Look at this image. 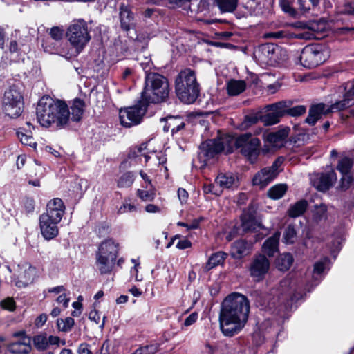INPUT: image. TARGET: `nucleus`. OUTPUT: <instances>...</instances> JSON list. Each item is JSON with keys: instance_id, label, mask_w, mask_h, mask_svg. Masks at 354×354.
Masks as SVG:
<instances>
[{"instance_id": "a19ab883", "label": "nucleus", "mask_w": 354, "mask_h": 354, "mask_svg": "<svg viewBox=\"0 0 354 354\" xmlns=\"http://www.w3.org/2000/svg\"><path fill=\"white\" fill-rule=\"evenodd\" d=\"M353 165V160L350 158L345 156L339 160L337 169L342 175L348 174H351Z\"/></svg>"}, {"instance_id": "cd10ccee", "label": "nucleus", "mask_w": 354, "mask_h": 354, "mask_svg": "<svg viewBox=\"0 0 354 354\" xmlns=\"http://www.w3.org/2000/svg\"><path fill=\"white\" fill-rule=\"evenodd\" d=\"M36 274V268L30 266L21 274L19 275V280L16 282L18 287H26L32 283Z\"/></svg>"}, {"instance_id": "4d7b16f0", "label": "nucleus", "mask_w": 354, "mask_h": 354, "mask_svg": "<svg viewBox=\"0 0 354 354\" xmlns=\"http://www.w3.org/2000/svg\"><path fill=\"white\" fill-rule=\"evenodd\" d=\"M48 347L51 346H56L57 347L59 346V344L62 345H65L66 341L65 339L61 340L60 337L55 335H50L47 337Z\"/></svg>"}, {"instance_id": "20e7f679", "label": "nucleus", "mask_w": 354, "mask_h": 354, "mask_svg": "<svg viewBox=\"0 0 354 354\" xmlns=\"http://www.w3.org/2000/svg\"><path fill=\"white\" fill-rule=\"evenodd\" d=\"M174 89L176 97L185 104H194L200 96L201 85L198 82L196 71L185 68L176 76Z\"/></svg>"}, {"instance_id": "338daca9", "label": "nucleus", "mask_w": 354, "mask_h": 354, "mask_svg": "<svg viewBox=\"0 0 354 354\" xmlns=\"http://www.w3.org/2000/svg\"><path fill=\"white\" fill-rule=\"evenodd\" d=\"M325 270V263L322 261H317L314 265L313 272L317 274H321Z\"/></svg>"}, {"instance_id": "1a4fd4ad", "label": "nucleus", "mask_w": 354, "mask_h": 354, "mask_svg": "<svg viewBox=\"0 0 354 354\" xmlns=\"http://www.w3.org/2000/svg\"><path fill=\"white\" fill-rule=\"evenodd\" d=\"M329 57V50L322 44H311L301 50L299 60L306 68H314L324 63Z\"/></svg>"}, {"instance_id": "473e14b6", "label": "nucleus", "mask_w": 354, "mask_h": 354, "mask_svg": "<svg viewBox=\"0 0 354 354\" xmlns=\"http://www.w3.org/2000/svg\"><path fill=\"white\" fill-rule=\"evenodd\" d=\"M353 105L354 99L348 98L344 94L343 99L342 100L337 101L332 104L330 107L326 109V113H330L331 112L344 111Z\"/></svg>"}, {"instance_id": "c9c22d12", "label": "nucleus", "mask_w": 354, "mask_h": 354, "mask_svg": "<svg viewBox=\"0 0 354 354\" xmlns=\"http://www.w3.org/2000/svg\"><path fill=\"white\" fill-rule=\"evenodd\" d=\"M288 190L286 184H277L271 187L268 191V196L272 200L281 198Z\"/></svg>"}, {"instance_id": "dca6fc26", "label": "nucleus", "mask_w": 354, "mask_h": 354, "mask_svg": "<svg viewBox=\"0 0 354 354\" xmlns=\"http://www.w3.org/2000/svg\"><path fill=\"white\" fill-rule=\"evenodd\" d=\"M337 179V174L334 169H331L327 172H322L319 174V176L317 180L314 181L313 186L317 191L324 193L334 185Z\"/></svg>"}, {"instance_id": "bf43d9fd", "label": "nucleus", "mask_w": 354, "mask_h": 354, "mask_svg": "<svg viewBox=\"0 0 354 354\" xmlns=\"http://www.w3.org/2000/svg\"><path fill=\"white\" fill-rule=\"evenodd\" d=\"M90 344L86 342L81 343L77 348L78 354H93V352L90 349Z\"/></svg>"}, {"instance_id": "13d9d810", "label": "nucleus", "mask_w": 354, "mask_h": 354, "mask_svg": "<svg viewBox=\"0 0 354 354\" xmlns=\"http://www.w3.org/2000/svg\"><path fill=\"white\" fill-rule=\"evenodd\" d=\"M48 319V315L46 313H41L37 316L35 319V325L37 328H41Z\"/></svg>"}, {"instance_id": "9b49d317", "label": "nucleus", "mask_w": 354, "mask_h": 354, "mask_svg": "<svg viewBox=\"0 0 354 354\" xmlns=\"http://www.w3.org/2000/svg\"><path fill=\"white\" fill-rule=\"evenodd\" d=\"M198 158L206 165L208 161L220 155L225 150V143L221 138L207 139L198 147Z\"/></svg>"}, {"instance_id": "0e129e2a", "label": "nucleus", "mask_w": 354, "mask_h": 354, "mask_svg": "<svg viewBox=\"0 0 354 354\" xmlns=\"http://www.w3.org/2000/svg\"><path fill=\"white\" fill-rule=\"evenodd\" d=\"M198 319V313L196 312H194L191 313L185 319L184 322V326H189L194 324Z\"/></svg>"}, {"instance_id": "7ed1b4c3", "label": "nucleus", "mask_w": 354, "mask_h": 354, "mask_svg": "<svg viewBox=\"0 0 354 354\" xmlns=\"http://www.w3.org/2000/svg\"><path fill=\"white\" fill-rule=\"evenodd\" d=\"M170 91L169 82L166 76L156 72L145 71L144 88L140 96L150 104L166 102Z\"/></svg>"}, {"instance_id": "f03ea898", "label": "nucleus", "mask_w": 354, "mask_h": 354, "mask_svg": "<svg viewBox=\"0 0 354 354\" xmlns=\"http://www.w3.org/2000/svg\"><path fill=\"white\" fill-rule=\"evenodd\" d=\"M36 115L42 127H50L52 124H55L58 129H71L70 110L65 101L44 95L37 103Z\"/></svg>"}, {"instance_id": "680f3d73", "label": "nucleus", "mask_w": 354, "mask_h": 354, "mask_svg": "<svg viewBox=\"0 0 354 354\" xmlns=\"http://www.w3.org/2000/svg\"><path fill=\"white\" fill-rule=\"evenodd\" d=\"M203 191L205 194H214L216 196H219L221 193V191L220 193H218L216 190H215V185L212 183L208 184V185H204L203 186Z\"/></svg>"}, {"instance_id": "39448f33", "label": "nucleus", "mask_w": 354, "mask_h": 354, "mask_svg": "<svg viewBox=\"0 0 354 354\" xmlns=\"http://www.w3.org/2000/svg\"><path fill=\"white\" fill-rule=\"evenodd\" d=\"M234 147L239 149V153L251 165L257 162L261 153H269L268 148H261L260 139L248 132L241 133L235 138Z\"/></svg>"}, {"instance_id": "a18cd8bd", "label": "nucleus", "mask_w": 354, "mask_h": 354, "mask_svg": "<svg viewBox=\"0 0 354 354\" xmlns=\"http://www.w3.org/2000/svg\"><path fill=\"white\" fill-rule=\"evenodd\" d=\"M31 349L30 344H26L22 342L12 343L10 346V350L12 353L19 354H28Z\"/></svg>"}, {"instance_id": "2eb2a0df", "label": "nucleus", "mask_w": 354, "mask_h": 354, "mask_svg": "<svg viewBox=\"0 0 354 354\" xmlns=\"http://www.w3.org/2000/svg\"><path fill=\"white\" fill-rule=\"evenodd\" d=\"M65 212V205L61 198H53L47 203L46 213L41 216H45L49 219L60 222Z\"/></svg>"}, {"instance_id": "7c9ffc66", "label": "nucleus", "mask_w": 354, "mask_h": 354, "mask_svg": "<svg viewBox=\"0 0 354 354\" xmlns=\"http://www.w3.org/2000/svg\"><path fill=\"white\" fill-rule=\"evenodd\" d=\"M16 133L23 145L36 148L37 143L34 141L32 131L25 127H19Z\"/></svg>"}, {"instance_id": "bb28decb", "label": "nucleus", "mask_w": 354, "mask_h": 354, "mask_svg": "<svg viewBox=\"0 0 354 354\" xmlns=\"http://www.w3.org/2000/svg\"><path fill=\"white\" fill-rule=\"evenodd\" d=\"M308 207V201L306 199H300L290 206L287 211V215L293 218L299 217L306 212Z\"/></svg>"}, {"instance_id": "4468645a", "label": "nucleus", "mask_w": 354, "mask_h": 354, "mask_svg": "<svg viewBox=\"0 0 354 354\" xmlns=\"http://www.w3.org/2000/svg\"><path fill=\"white\" fill-rule=\"evenodd\" d=\"M285 108L283 103L278 102L267 106L268 113L262 114L260 112V121L265 126H271L280 122V118L283 116L282 109Z\"/></svg>"}, {"instance_id": "c85d7f7f", "label": "nucleus", "mask_w": 354, "mask_h": 354, "mask_svg": "<svg viewBox=\"0 0 354 354\" xmlns=\"http://www.w3.org/2000/svg\"><path fill=\"white\" fill-rule=\"evenodd\" d=\"M214 5L216 6L221 13L234 12L239 4V0H213Z\"/></svg>"}, {"instance_id": "9d476101", "label": "nucleus", "mask_w": 354, "mask_h": 354, "mask_svg": "<svg viewBox=\"0 0 354 354\" xmlns=\"http://www.w3.org/2000/svg\"><path fill=\"white\" fill-rule=\"evenodd\" d=\"M66 37L73 46L82 49L91 39L87 22L83 19L73 20L67 29Z\"/></svg>"}, {"instance_id": "6e6d98bb", "label": "nucleus", "mask_w": 354, "mask_h": 354, "mask_svg": "<svg viewBox=\"0 0 354 354\" xmlns=\"http://www.w3.org/2000/svg\"><path fill=\"white\" fill-rule=\"evenodd\" d=\"M254 304L257 307L263 308L266 306V299L261 292H254Z\"/></svg>"}, {"instance_id": "393cba45", "label": "nucleus", "mask_w": 354, "mask_h": 354, "mask_svg": "<svg viewBox=\"0 0 354 354\" xmlns=\"http://www.w3.org/2000/svg\"><path fill=\"white\" fill-rule=\"evenodd\" d=\"M85 102L83 100L76 97L73 100V103L71 106L70 122H78L81 121L82 115L84 112Z\"/></svg>"}, {"instance_id": "e2e57ef3", "label": "nucleus", "mask_w": 354, "mask_h": 354, "mask_svg": "<svg viewBox=\"0 0 354 354\" xmlns=\"http://www.w3.org/2000/svg\"><path fill=\"white\" fill-rule=\"evenodd\" d=\"M57 302L62 304L63 309H66L68 306L70 298L65 293L59 295L56 299Z\"/></svg>"}, {"instance_id": "ddd939ff", "label": "nucleus", "mask_w": 354, "mask_h": 354, "mask_svg": "<svg viewBox=\"0 0 354 354\" xmlns=\"http://www.w3.org/2000/svg\"><path fill=\"white\" fill-rule=\"evenodd\" d=\"M240 221L243 233L255 232L257 227L262 228L261 224L256 220V210L252 203L243 209Z\"/></svg>"}, {"instance_id": "ea45409f", "label": "nucleus", "mask_w": 354, "mask_h": 354, "mask_svg": "<svg viewBox=\"0 0 354 354\" xmlns=\"http://www.w3.org/2000/svg\"><path fill=\"white\" fill-rule=\"evenodd\" d=\"M169 118L171 119V127L172 129L171 130V136L177 134L181 130L184 129L185 127V122L183 120V118L179 115L173 116L169 115Z\"/></svg>"}, {"instance_id": "69168bd1", "label": "nucleus", "mask_w": 354, "mask_h": 354, "mask_svg": "<svg viewBox=\"0 0 354 354\" xmlns=\"http://www.w3.org/2000/svg\"><path fill=\"white\" fill-rule=\"evenodd\" d=\"M192 245V242L189 239H184L177 243L176 248L179 250H185L191 248Z\"/></svg>"}, {"instance_id": "f704fd0d", "label": "nucleus", "mask_w": 354, "mask_h": 354, "mask_svg": "<svg viewBox=\"0 0 354 354\" xmlns=\"http://www.w3.org/2000/svg\"><path fill=\"white\" fill-rule=\"evenodd\" d=\"M260 121V112L245 115L243 121L237 126L241 131H245Z\"/></svg>"}, {"instance_id": "603ef678", "label": "nucleus", "mask_w": 354, "mask_h": 354, "mask_svg": "<svg viewBox=\"0 0 354 354\" xmlns=\"http://www.w3.org/2000/svg\"><path fill=\"white\" fill-rule=\"evenodd\" d=\"M265 38L283 39L296 37L293 34L288 33L285 30H279L265 34Z\"/></svg>"}, {"instance_id": "f3484780", "label": "nucleus", "mask_w": 354, "mask_h": 354, "mask_svg": "<svg viewBox=\"0 0 354 354\" xmlns=\"http://www.w3.org/2000/svg\"><path fill=\"white\" fill-rule=\"evenodd\" d=\"M59 222L49 219L45 216H39V227L43 237L48 241L53 239L59 234Z\"/></svg>"}, {"instance_id": "4be33fe9", "label": "nucleus", "mask_w": 354, "mask_h": 354, "mask_svg": "<svg viewBox=\"0 0 354 354\" xmlns=\"http://www.w3.org/2000/svg\"><path fill=\"white\" fill-rule=\"evenodd\" d=\"M120 20L122 30L126 32L129 31L136 25L133 12L124 4L120 7Z\"/></svg>"}, {"instance_id": "423d86ee", "label": "nucleus", "mask_w": 354, "mask_h": 354, "mask_svg": "<svg viewBox=\"0 0 354 354\" xmlns=\"http://www.w3.org/2000/svg\"><path fill=\"white\" fill-rule=\"evenodd\" d=\"M118 244L113 239L103 241L96 252V263L101 274H111L118 256Z\"/></svg>"}, {"instance_id": "a878e982", "label": "nucleus", "mask_w": 354, "mask_h": 354, "mask_svg": "<svg viewBox=\"0 0 354 354\" xmlns=\"http://www.w3.org/2000/svg\"><path fill=\"white\" fill-rule=\"evenodd\" d=\"M285 108L282 109L283 116L286 115L291 117H299L304 115L306 111V106L304 105H297L292 106L293 102L292 100H282Z\"/></svg>"}, {"instance_id": "5fc2aeb1", "label": "nucleus", "mask_w": 354, "mask_h": 354, "mask_svg": "<svg viewBox=\"0 0 354 354\" xmlns=\"http://www.w3.org/2000/svg\"><path fill=\"white\" fill-rule=\"evenodd\" d=\"M50 35L54 40L59 41L63 37V30L58 26H54L50 29Z\"/></svg>"}, {"instance_id": "09e8293b", "label": "nucleus", "mask_w": 354, "mask_h": 354, "mask_svg": "<svg viewBox=\"0 0 354 354\" xmlns=\"http://www.w3.org/2000/svg\"><path fill=\"white\" fill-rule=\"evenodd\" d=\"M111 230V225L109 223L106 221L101 222L98 224L96 228V233L97 236L99 237H104L108 234H110Z\"/></svg>"}, {"instance_id": "b1692460", "label": "nucleus", "mask_w": 354, "mask_h": 354, "mask_svg": "<svg viewBox=\"0 0 354 354\" xmlns=\"http://www.w3.org/2000/svg\"><path fill=\"white\" fill-rule=\"evenodd\" d=\"M228 254L223 251H218L212 253L205 265V270L209 271L218 266H223Z\"/></svg>"}, {"instance_id": "2f4dec72", "label": "nucleus", "mask_w": 354, "mask_h": 354, "mask_svg": "<svg viewBox=\"0 0 354 354\" xmlns=\"http://www.w3.org/2000/svg\"><path fill=\"white\" fill-rule=\"evenodd\" d=\"M246 89V82L244 80H231L227 85V93L230 96H236Z\"/></svg>"}, {"instance_id": "a211bd4d", "label": "nucleus", "mask_w": 354, "mask_h": 354, "mask_svg": "<svg viewBox=\"0 0 354 354\" xmlns=\"http://www.w3.org/2000/svg\"><path fill=\"white\" fill-rule=\"evenodd\" d=\"M252 245L245 239H239L231 244L230 254L235 260H241L251 252Z\"/></svg>"}, {"instance_id": "37998d69", "label": "nucleus", "mask_w": 354, "mask_h": 354, "mask_svg": "<svg viewBox=\"0 0 354 354\" xmlns=\"http://www.w3.org/2000/svg\"><path fill=\"white\" fill-rule=\"evenodd\" d=\"M160 344L153 343L137 348L133 354H155L159 351Z\"/></svg>"}, {"instance_id": "de8ad7c7", "label": "nucleus", "mask_w": 354, "mask_h": 354, "mask_svg": "<svg viewBox=\"0 0 354 354\" xmlns=\"http://www.w3.org/2000/svg\"><path fill=\"white\" fill-rule=\"evenodd\" d=\"M35 202L33 198L26 196L22 201V207L26 214L35 211Z\"/></svg>"}, {"instance_id": "58836bf2", "label": "nucleus", "mask_w": 354, "mask_h": 354, "mask_svg": "<svg viewBox=\"0 0 354 354\" xmlns=\"http://www.w3.org/2000/svg\"><path fill=\"white\" fill-rule=\"evenodd\" d=\"M57 328L59 331L68 333L71 331L75 325V320L71 317H67L65 319L58 318L56 322Z\"/></svg>"}, {"instance_id": "3c124183", "label": "nucleus", "mask_w": 354, "mask_h": 354, "mask_svg": "<svg viewBox=\"0 0 354 354\" xmlns=\"http://www.w3.org/2000/svg\"><path fill=\"white\" fill-rule=\"evenodd\" d=\"M353 181L354 178L351 174L342 175L339 185V189L342 191L347 190L349 189Z\"/></svg>"}, {"instance_id": "4c0bfd02", "label": "nucleus", "mask_w": 354, "mask_h": 354, "mask_svg": "<svg viewBox=\"0 0 354 354\" xmlns=\"http://www.w3.org/2000/svg\"><path fill=\"white\" fill-rule=\"evenodd\" d=\"M136 178V174L133 171L123 173L117 180L118 188H127L131 187Z\"/></svg>"}, {"instance_id": "8fccbe9b", "label": "nucleus", "mask_w": 354, "mask_h": 354, "mask_svg": "<svg viewBox=\"0 0 354 354\" xmlns=\"http://www.w3.org/2000/svg\"><path fill=\"white\" fill-rule=\"evenodd\" d=\"M227 344L223 346L221 344L212 345L209 343L205 344V348L207 349V354H223L224 348H227Z\"/></svg>"}, {"instance_id": "6e6552de", "label": "nucleus", "mask_w": 354, "mask_h": 354, "mask_svg": "<svg viewBox=\"0 0 354 354\" xmlns=\"http://www.w3.org/2000/svg\"><path fill=\"white\" fill-rule=\"evenodd\" d=\"M24 108V95L21 88L16 84L9 86L3 97L2 110L10 118H17Z\"/></svg>"}, {"instance_id": "f8f14e48", "label": "nucleus", "mask_w": 354, "mask_h": 354, "mask_svg": "<svg viewBox=\"0 0 354 354\" xmlns=\"http://www.w3.org/2000/svg\"><path fill=\"white\" fill-rule=\"evenodd\" d=\"M270 261L263 254H256L252 259L248 271L255 283L262 282L268 274Z\"/></svg>"}, {"instance_id": "6ab92c4d", "label": "nucleus", "mask_w": 354, "mask_h": 354, "mask_svg": "<svg viewBox=\"0 0 354 354\" xmlns=\"http://www.w3.org/2000/svg\"><path fill=\"white\" fill-rule=\"evenodd\" d=\"M279 174V171H274L268 167H264L254 174L252 178V184L259 186L261 188H264L273 181Z\"/></svg>"}, {"instance_id": "864d4df0", "label": "nucleus", "mask_w": 354, "mask_h": 354, "mask_svg": "<svg viewBox=\"0 0 354 354\" xmlns=\"http://www.w3.org/2000/svg\"><path fill=\"white\" fill-rule=\"evenodd\" d=\"M0 306L3 310L12 312L16 309V303L12 297H8L1 301Z\"/></svg>"}, {"instance_id": "79ce46f5", "label": "nucleus", "mask_w": 354, "mask_h": 354, "mask_svg": "<svg viewBox=\"0 0 354 354\" xmlns=\"http://www.w3.org/2000/svg\"><path fill=\"white\" fill-rule=\"evenodd\" d=\"M152 189L149 190H143L140 189H138L136 190V196L142 201H149L152 202L154 201L156 198V189L153 187H151Z\"/></svg>"}, {"instance_id": "0eeeda50", "label": "nucleus", "mask_w": 354, "mask_h": 354, "mask_svg": "<svg viewBox=\"0 0 354 354\" xmlns=\"http://www.w3.org/2000/svg\"><path fill=\"white\" fill-rule=\"evenodd\" d=\"M150 104L140 96L133 105L120 109L119 118L121 125L125 128H131L140 124Z\"/></svg>"}, {"instance_id": "c756f323", "label": "nucleus", "mask_w": 354, "mask_h": 354, "mask_svg": "<svg viewBox=\"0 0 354 354\" xmlns=\"http://www.w3.org/2000/svg\"><path fill=\"white\" fill-rule=\"evenodd\" d=\"M294 262V258L291 253L286 252L279 255L276 259V267L281 272L288 271Z\"/></svg>"}, {"instance_id": "774afa93", "label": "nucleus", "mask_w": 354, "mask_h": 354, "mask_svg": "<svg viewBox=\"0 0 354 354\" xmlns=\"http://www.w3.org/2000/svg\"><path fill=\"white\" fill-rule=\"evenodd\" d=\"M204 220L203 216L192 220V223L189 224V231L192 230H196L200 227L201 223Z\"/></svg>"}, {"instance_id": "052dcab7", "label": "nucleus", "mask_w": 354, "mask_h": 354, "mask_svg": "<svg viewBox=\"0 0 354 354\" xmlns=\"http://www.w3.org/2000/svg\"><path fill=\"white\" fill-rule=\"evenodd\" d=\"M285 161V157L283 156H278L275 160L272 162V165L268 167L274 171H279L278 169L281 166V165Z\"/></svg>"}, {"instance_id": "c03bdc74", "label": "nucleus", "mask_w": 354, "mask_h": 354, "mask_svg": "<svg viewBox=\"0 0 354 354\" xmlns=\"http://www.w3.org/2000/svg\"><path fill=\"white\" fill-rule=\"evenodd\" d=\"M327 207L322 203L320 205H315V209L313 211V219L314 221L320 222L326 215Z\"/></svg>"}, {"instance_id": "e433bc0d", "label": "nucleus", "mask_w": 354, "mask_h": 354, "mask_svg": "<svg viewBox=\"0 0 354 354\" xmlns=\"http://www.w3.org/2000/svg\"><path fill=\"white\" fill-rule=\"evenodd\" d=\"M297 236V232L295 225L289 224L283 232L282 242L286 245H292L295 243Z\"/></svg>"}, {"instance_id": "5701e85b", "label": "nucleus", "mask_w": 354, "mask_h": 354, "mask_svg": "<svg viewBox=\"0 0 354 354\" xmlns=\"http://www.w3.org/2000/svg\"><path fill=\"white\" fill-rule=\"evenodd\" d=\"M326 107L324 103H318L312 104L308 111V117L305 120V122L310 126H314L316 122L321 118L322 115H327Z\"/></svg>"}, {"instance_id": "aec40b11", "label": "nucleus", "mask_w": 354, "mask_h": 354, "mask_svg": "<svg viewBox=\"0 0 354 354\" xmlns=\"http://www.w3.org/2000/svg\"><path fill=\"white\" fill-rule=\"evenodd\" d=\"M290 131V127H286L274 132H270L266 135V140L273 147L281 149L285 147Z\"/></svg>"}, {"instance_id": "72a5a7b5", "label": "nucleus", "mask_w": 354, "mask_h": 354, "mask_svg": "<svg viewBox=\"0 0 354 354\" xmlns=\"http://www.w3.org/2000/svg\"><path fill=\"white\" fill-rule=\"evenodd\" d=\"M215 181L222 189H230L235 183L236 179L232 173H220Z\"/></svg>"}, {"instance_id": "f257e3e1", "label": "nucleus", "mask_w": 354, "mask_h": 354, "mask_svg": "<svg viewBox=\"0 0 354 354\" xmlns=\"http://www.w3.org/2000/svg\"><path fill=\"white\" fill-rule=\"evenodd\" d=\"M250 313V301L246 296L238 292L227 295L221 304L219 325L226 337L238 334L246 324Z\"/></svg>"}, {"instance_id": "49530a36", "label": "nucleus", "mask_w": 354, "mask_h": 354, "mask_svg": "<svg viewBox=\"0 0 354 354\" xmlns=\"http://www.w3.org/2000/svg\"><path fill=\"white\" fill-rule=\"evenodd\" d=\"M33 344L38 351H44L48 348L46 335H36L33 338Z\"/></svg>"}, {"instance_id": "412c9836", "label": "nucleus", "mask_w": 354, "mask_h": 354, "mask_svg": "<svg viewBox=\"0 0 354 354\" xmlns=\"http://www.w3.org/2000/svg\"><path fill=\"white\" fill-rule=\"evenodd\" d=\"M281 232L276 231L271 236L266 239L262 245V252L269 257H273L279 252V239Z\"/></svg>"}]
</instances>
